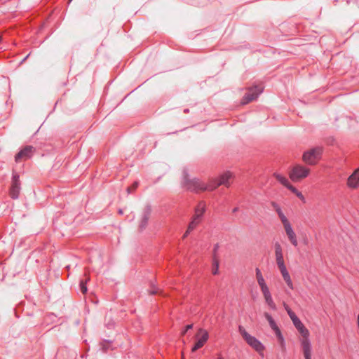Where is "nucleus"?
<instances>
[{"label":"nucleus","mask_w":359,"mask_h":359,"mask_svg":"<svg viewBox=\"0 0 359 359\" xmlns=\"http://www.w3.org/2000/svg\"><path fill=\"white\" fill-rule=\"evenodd\" d=\"M232 174L230 172H226L222 175L218 179L212 180L209 184H205L198 179L190 180L187 175H184V187L191 191H212L220 185L229 187Z\"/></svg>","instance_id":"f257e3e1"},{"label":"nucleus","mask_w":359,"mask_h":359,"mask_svg":"<svg viewBox=\"0 0 359 359\" xmlns=\"http://www.w3.org/2000/svg\"><path fill=\"white\" fill-rule=\"evenodd\" d=\"M256 279L266 304L271 309L276 310V305L272 298L270 290L265 282L261 271L258 268L256 269Z\"/></svg>","instance_id":"f03ea898"},{"label":"nucleus","mask_w":359,"mask_h":359,"mask_svg":"<svg viewBox=\"0 0 359 359\" xmlns=\"http://www.w3.org/2000/svg\"><path fill=\"white\" fill-rule=\"evenodd\" d=\"M238 332L250 346L255 349L259 355H264L265 347L259 340L250 335L241 325L238 327Z\"/></svg>","instance_id":"7ed1b4c3"},{"label":"nucleus","mask_w":359,"mask_h":359,"mask_svg":"<svg viewBox=\"0 0 359 359\" xmlns=\"http://www.w3.org/2000/svg\"><path fill=\"white\" fill-rule=\"evenodd\" d=\"M206 205L204 201H200L196 207L195 208L194 215L192 220L188 226V229L184 234V238L187 237V235L193 231L197 225L201 222L203 215L205 211Z\"/></svg>","instance_id":"20e7f679"},{"label":"nucleus","mask_w":359,"mask_h":359,"mask_svg":"<svg viewBox=\"0 0 359 359\" xmlns=\"http://www.w3.org/2000/svg\"><path fill=\"white\" fill-rule=\"evenodd\" d=\"M276 260L283 280L286 283L288 287L291 290H293V283L285 265L283 255L276 256Z\"/></svg>","instance_id":"39448f33"},{"label":"nucleus","mask_w":359,"mask_h":359,"mask_svg":"<svg viewBox=\"0 0 359 359\" xmlns=\"http://www.w3.org/2000/svg\"><path fill=\"white\" fill-rule=\"evenodd\" d=\"M322 152L323 149L321 147H318L313 148L304 152L303 155V160L308 164L314 165L320 160Z\"/></svg>","instance_id":"423d86ee"},{"label":"nucleus","mask_w":359,"mask_h":359,"mask_svg":"<svg viewBox=\"0 0 359 359\" xmlns=\"http://www.w3.org/2000/svg\"><path fill=\"white\" fill-rule=\"evenodd\" d=\"M20 189V175L18 172H13L12 174L11 185L9 189V194L11 198L18 199L19 198Z\"/></svg>","instance_id":"0eeeda50"},{"label":"nucleus","mask_w":359,"mask_h":359,"mask_svg":"<svg viewBox=\"0 0 359 359\" xmlns=\"http://www.w3.org/2000/svg\"><path fill=\"white\" fill-rule=\"evenodd\" d=\"M196 343L194 346L191 348L192 352H195L198 349L202 348L205 344L207 342L209 338V334L208 331L203 328H200L198 330L196 336Z\"/></svg>","instance_id":"6e6552de"},{"label":"nucleus","mask_w":359,"mask_h":359,"mask_svg":"<svg viewBox=\"0 0 359 359\" xmlns=\"http://www.w3.org/2000/svg\"><path fill=\"white\" fill-rule=\"evenodd\" d=\"M263 88L262 84L250 88L243 98L242 104H245L257 99L258 95L262 93Z\"/></svg>","instance_id":"1a4fd4ad"},{"label":"nucleus","mask_w":359,"mask_h":359,"mask_svg":"<svg viewBox=\"0 0 359 359\" xmlns=\"http://www.w3.org/2000/svg\"><path fill=\"white\" fill-rule=\"evenodd\" d=\"M309 173V169L300 165H295L290 173V177L292 181H297L305 178Z\"/></svg>","instance_id":"9d476101"},{"label":"nucleus","mask_w":359,"mask_h":359,"mask_svg":"<svg viewBox=\"0 0 359 359\" xmlns=\"http://www.w3.org/2000/svg\"><path fill=\"white\" fill-rule=\"evenodd\" d=\"M34 148L32 145L22 147L18 152L15 155V161L18 163L22 159H27L32 157Z\"/></svg>","instance_id":"9b49d317"},{"label":"nucleus","mask_w":359,"mask_h":359,"mask_svg":"<svg viewBox=\"0 0 359 359\" xmlns=\"http://www.w3.org/2000/svg\"><path fill=\"white\" fill-rule=\"evenodd\" d=\"M301 350L304 358L312 357V345L309 336L299 338Z\"/></svg>","instance_id":"f8f14e48"},{"label":"nucleus","mask_w":359,"mask_h":359,"mask_svg":"<svg viewBox=\"0 0 359 359\" xmlns=\"http://www.w3.org/2000/svg\"><path fill=\"white\" fill-rule=\"evenodd\" d=\"M285 230V232L287 235V237L288 240L290 241V243L294 246L297 247L298 245V241L295 232L294 231L292 225L289 220L285 222L282 224Z\"/></svg>","instance_id":"ddd939ff"},{"label":"nucleus","mask_w":359,"mask_h":359,"mask_svg":"<svg viewBox=\"0 0 359 359\" xmlns=\"http://www.w3.org/2000/svg\"><path fill=\"white\" fill-rule=\"evenodd\" d=\"M347 186L351 189H356L359 186V168L348 177Z\"/></svg>","instance_id":"4468645a"},{"label":"nucleus","mask_w":359,"mask_h":359,"mask_svg":"<svg viewBox=\"0 0 359 359\" xmlns=\"http://www.w3.org/2000/svg\"><path fill=\"white\" fill-rule=\"evenodd\" d=\"M274 176L277 180H278L283 185L286 187L288 189H290L295 195L299 191L294 187L292 186L290 184L288 180L285 177H284L280 174H277V173H275Z\"/></svg>","instance_id":"2eb2a0df"},{"label":"nucleus","mask_w":359,"mask_h":359,"mask_svg":"<svg viewBox=\"0 0 359 359\" xmlns=\"http://www.w3.org/2000/svg\"><path fill=\"white\" fill-rule=\"evenodd\" d=\"M294 326L297 330L299 333L300 334V337H304L306 336H309V332L308 329L304 325L299 318H297L292 321Z\"/></svg>","instance_id":"dca6fc26"},{"label":"nucleus","mask_w":359,"mask_h":359,"mask_svg":"<svg viewBox=\"0 0 359 359\" xmlns=\"http://www.w3.org/2000/svg\"><path fill=\"white\" fill-rule=\"evenodd\" d=\"M149 215H150V209L149 208H147L144 210V212L142 220H141L140 224V228L141 229H144L145 226H147V222H148V219H149Z\"/></svg>","instance_id":"f3484780"},{"label":"nucleus","mask_w":359,"mask_h":359,"mask_svg":"<svg viewBox=\"0 0 359 359\" xmlns=\"http://www.w3.org/2000/svg\"><path fill=\"white\" fill-rule=\"evenodd\" d=\"M265 318L267 320L270 327L273 331L278 328V326L277 325L275 320L273 319L272 316L267 312H265L264 314Z\"/></svg>","instance_id":"a211bd4d"},{"label":"nucleus","mask_w":359,"mask_h":359,"mask_svg":"<svg viewBox=\"0 0 359 359\" xmlns=\"http://www.w3.org/2000/svg\"><path fill=\"white\" fill-rule=\"evenodd\" d=\"M25 302H19L14 309V313L16 318L20 317V313H21L24 310Z\"/></svg>","instance_id":"6ab92c4d"},{"label":"nucleus","mask_w":359,"mask_h":359,"mask_svg":"<svg viewBox=\"0 0 359 359\" xmlns=\"http://www.w3.org/2000/svg\"><path fill=\"white\" fill-rule=\"evenodd\" d=\"M58 321L57 316L54 313H50L48 315H46V325L48 324H52L57 323Z\"/></svg>","instance_id":"aec40b11"},{"label":"nucleus","mask_w":359,"mask_h":359,"mask_svg":"<svg viewBox=\"0 0 359 359\" xmlns=\"http://www.w3.org/2000/svg\"><path fill=\"white\" fill-rule=\"evenodd\" d=\"M89 280H90V278L87 277L85 280H81V282H80V290H81V292L83 294L87 292L88 289H87L86 284H87L88 281H89Z\"/></svg>","instance_id":"412c9836"},{"label":"nucleus","mask_w":359,"mask_h":359,"mask_svg":"<svg viewBox=\"0 0 359 359\" xmlns=\"http://www.w3.org/2000/svg\"><path fill=\"white\" fill-rule=\"evenodd\" d=\"M276 212L278 214V217H279L280 220L281 221L282 224L288 220V219L286 217V216L283 212L281 208H278V210H276Z\"/></svg>","instance_id":"4be33fe9"},{"label":"nucleus","mask_w":359,"mask_h":359,"mask_svg":"<svg viewBox=\"0 0 359 359\" xmlns=\"http://www.w3.org/2000/svg\"><path fill=\"white\" fill-rule=\"evenodd\" d=\"M274 248L276 256L283 255L282 247L279 243H276L274 245Z\"/></svg>","instance_id":"5701e85b"},{"label":"nucleus","mask_w":359,"mask_h":359,"mask_svg":"<svg viewBox=\"0 0 359 359\" xmlns=\"http://www.w3.org/2000/svg\"><path fill=\"white\" fill-rule=\"evenodd\" d=\"M137 187H138V182H135L130 187H128L127 188L128 193L130 194V193L133 192L137 189Z\"/></svg>","instance_id":"b1692460"},{"label":"nucleus","mask_w":359,"mask_h":359,"mask_svg":"<svg viewBox=\"0 0 359 359\" xmlns=\"http://www.w3.org/2000/svg\"><path fill=\"white\" fill-rule=\"evenodd\" d=\"M277 341H278L282 351H285L286 347H285V341L284 337H283L280 339H278Z\"/></svg>","instance_id":"393cba45"},{"label":"nucleus","mask_w":359,"mask_h":359,"mask_svg":"<svg viewBox=\"0 0 359 359\" xmlns=\"http://www.w3.org/2000/svg\"><path fill=\"white\" fill-rule=\"evenodd\" d=\"M218 267H219V263L218 261L216 259L213 260V268H212V273L214 275H216L218 272Z\"/></svg>","instance_id":"a878e982"},{"label":"nucleus","mask_w":359,"mask_h":359,"mask_svg":"<svg viewBox=\"0 0 359 359\" xmlns=\"http://www.w3.org/2000/svg\"><path fill=\"white\" fill-rule=\"evenodd\" d=\"M287 314L290 316L292 321H294V320L299 318L292 310L288 311Z\"/></svg>","instance_id":"bb28decb"},{"label":"nucleus","mask_w":359,"mask_h":359,"mask_svg":"<svg viewBox=\"0 0 359 359\" xmlns=\"http://www.w3.org/2000/svg\"><path fill=\"white\" fill-rule=\"evenodd\" d=\"M273 332L277 339L283 337L279 327L275 330Z\"/></svg>","instance_id":"cd10ccee"},{"label":"nucleus","mask_w":359,"mask_h":359,"mask_svg":"<svg viewBox=\"0 0 359 359\" xmlns=\"http://www.w3.org/2000/svg\"><path fill=\"white\" fill-rule=\"evenodd\" d=\"M192 327H193V325H192V324L187 325L185 327L184 330H183V331L182 332V335H184V334L187 332V331H188V330H191V329H192Z\"/></svg>","instance_id":"c85d7f7f"},{"label":"nucleus","mask_w":359,"mask_h":359,"mask_svg":"<svg viewBox=\"0 0 359 359\" xmlns=\"http://www.w3.org/2000/svg\"><path fill=\"white\" fill-rule=\"evenodd\" d=\"M271 206L273 207L275 211L277 210L278 208H280V207L275 202L271 203Z\"/></svg>","instance_id":"c756f323"},{"label":"nucleus","mask_w":359,"mask_h":359,"mask_svg":"<svg viewBox=\"0 0 359 359\" xmlns=\"http://www.w3.org/2000/svg\"><path fill=\"white\" fill-rule=\"evenodd\" d=\"M296 196H297L299 199H301L302 201H304V197L303 194H302L300 191H299V192L296 194Z\"/></svg>","instance_id":"7c9ffc66"},{"label":"nucleus","mask_w":359,"mask_h":359,"mask_svg":"<svg viewBox=\"0 0 359 359\" xmlns=\"http://www.w3.org/2000/svg\"><path fill=\"white\" fill-rule=\"evenodd\" d=\"M31 53H29L28 55H27L20 62V65H22L23 62H25V60L29 57Z\"/></svg>","instance_id":"2f4dec72"},{"label":"nucleus","mask_w":359,"mask_h":359,"mask_svg":"<svg viewBox=\"0 0 359 359\" xmlns=\"http://www.w3.org/2000/svg\"><path fill=\"white\" fill-rule=\"evenodd\" d=\"M283 306L287 313H288V311H291V309L288 306L287 304L284 303Z\"/></svg>","instance_id":"473e14b6"},{"label":"nucleus","mask_w":359,"mask_h":359,"mask_svg":"<svg viewBox=\"0 0 359 359\" xmlns=\"http://www.w3.org/2000/svg\"><path fill=\"white\" fill-rule=\"evenodd\" d=\"M356 325L359 330V313L358 314L357 318H356Z\"/></svg>","instance_id":"72a5a7b5"},{"label":"nucleus","mask_w":359,"mask_h":359,"mask_svg":"<svg viewBox=\"0 0 359 359\" xmlns=\"http://www.w3.org/2000/svg\"><path fill=\"white\" fill-rule=\"evenodd\" d=\"M238 210V208H234L233 209V213H235V212H236Z\"/></svg>","instance_id":"f704fd0d"},{"label":"nucleus","mask_w":359,"mask_h":359,"mask_svg":"<svg viewBox=\"0 0 359 359\" xmlns=\"http://www.w3.org/2000/svg\"><path fill=\"white\" fill-rule=\"evenodd\" d=\"M44 123H45V121H43V122L41 123V126L39 127V128L37 130V131H36V132H38V131H39V130L42 128V126H43Z\"/></svg>","instance_id":"c9c22d12"},{"label":"nucleus","mask_w":359,"mask_h":359,"mask_svg":"<svg viewBox=\"0 0 359 359\" xmlns=\"http://www.w3.org/2000/svg\"><path fill=\"white\" fill-rule=\"evenodd\" d=\"M157 292H157V290H154L151 291V294H156Z\"/></svg>","instance_id":"e433bc0d"},{"label":"nucleus","mask_w":359,"mask_h":359,"mask_svg":"<svg viewBox=\"0 0 359 359\" xmlns=\"http://www.w3.org/2000/svg\"><path fill=\"white\" fill-rule=\"evenodd\" d=\"M218 359H224L222 356H219Z\"/></svg>","instance_id":"4c0bfd02"},{"label":"nucleus","mask_w":359,"mask_h":359,"mask_svg":"<svg viewBox=\"0 0 359 359\" xmlns=\"http://www.w3.org/2000/svg\"><path fill=\"white\" fill-rule=\"evenodd\" d=\"M304 359H311V358H304Z\"/></svg>","instance_id":"58836bf2"}]
</instances>
